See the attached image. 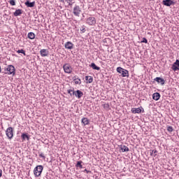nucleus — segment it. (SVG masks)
<instances>
[{"label": "nucleus", "instance_id": "nucleus-35", "mask_svg": "<svg viewBox=\"0 0 179 179\" xmlns=\"http://www.w3.org/2000/svg\"><path fill=\"white\" fill-rule=\"evenodd\" d=\"M39 157H42V159H45V156H44V154L43 152H41L40 155H39Z\"/></svg>", "mask_w": 179, "mask_h": 179}, {"label": "nucleus", "instance_id": "nucleus-25", "mask_svg": "<svg viewBox=\"0 0 179 179\" xmlns=\"http://www.w3.org/2000/svg\"><path fill=\"white\" fill-rule=\"evenodd\" d=\"M85 80H87V83H92L93 82V77L87 76H85Z\"/></svg>", "mask_w": 179, "mask_h": 179}, {"label": "nucleus", "instance_id": "nucleus-4", "mask_svg": "<svg viewBox=\"0 0 179 179\" xmlns=\"http://www.w3.org/2000/svg\"><path fill=\"white\" fill-rule=\"evenodd\" d=\"M6 135L8 139H12L13 138V127H8L6 130Z\"/></svg>", "mask_w": 179, "mask_h": 179}, {"label": "nucleus", "instance_id": "nucleus-6", "mask_svg": "<svg viewBox=\"0 0 179 179\" xmlns=\"http://www.w3.org/2000/svg\"><path fill=\"white\" fill-rule=\"evenodd\" d=\"M63 69L65 73H72V67L71 66V65H69V64H65L63 66Z\"/></svg>", "mask_w": 179, "mask_h": 179}, {"label": "nucleus", "instance_id": "nucleus-24", "mask_svg": "<svg viewBox=\"0 0 179 179\" xmlns=\"http://www.w3.org/2000/svg\"><path fill=\"white\" fill-rule=\"evenodd\" d=\"M120 149L122 150V152H129V148H128V147H127L126 145H120Z\"/></svg>", "mask_w": 179, "mask_h": 179}, {"label": "nucleus", "instance_id": "nucleus-38", "mask_svg": "<svg viewBox=\"0 0 179 179\" xmlns=\"http://www.w3.org/2000/svg\"><path fill=\"white\" fill-rule=\"evenodd\" d=\"M105 107H106V108H110V104L106 103V104L105 105Z\"/></svg>", "mask_w": 179, "mask_h": 179}, {"label": "nucleus", "instance_id": "nucleus-31", "mask_svg": "<svg viewBox=\"0 0 179 179\" xmlns=\"http://www.w3.org/2000/svg\"><path fill=\"white\" fill-rule=\"evenodd\" d=\"M80 83H82V81L80 80V78H78V80L75 81L76 85H80Z\"/></svg>", "mask_w": 179, "mask_h": 179}, {"label": "nucleus", "instance_id": "nucleus-29", "mask_svg": "<svg viewBox=\"0 0 179 179\" xmlns=\"http://www.w3.org/2000/svg\"><path fill=\"white\" fill-rule=\"evenodd\" d=\"M9 3L11 5V6H15V5H16V2L15 1V0H10Z\"/></svg>", "mask_w": 179, "mask_h": 179}, {"label": "nucleus", "instance_id": "nucleus-34", "mask_svg": "<svg viewBox=\"0 0 179 179\" xmlns=\"http://www.w3.org/2000/svg\"><path fill=\"white\" fill-rule=\"evenodd\" d=\"M139 108L141 110V114H142V113H145V109H143V107L141 106Z\"/></svg>", "mask_w": 179, "mask_h": 179}, {"label": "nucleus", "instance_id": "nucleus-19", "mask_svg": "<svg viewBox=\"0 0 179 179\" xmlns=\"http://www.w3.org/2000/svg\"><path fill=\"white\" fill-rule=\"evenodd\" d=\"M152 99L153 100H155L156 101H157V100H159L160 99V93L159 92H155L152 94Z\"/></svg>", "mask_w": 179, "mask_h": 179}, {"label": "nucleus", "instance_id": "nucleus-10", "mask_svg": "<svg viewBox=\"0 0 179 179\" xmlns=\"http://www.w3.org/2000/svg\"><path fill=\"white\" fill-rule=\"evenodd\" d=\"M171 69L172 71H174V72L179 71V59H176V62L173 64Z\"/></svg>", "mask_w": 179, "mask_h": 179}, {"label": "nucleus", "instance_id": "nucleus-9", "mask_svg": "<svg viewBox=\"0 0 179 179\" xmlns=\"http://www.w3.org/2000/svg\"><path fill=\"white\" fill-rule=\"evenodd\" d=\"M73 96H75L77 99H82L83 96V92L79 90L76 91H73Z\"/></svg>", "mask_w": 179, "mask_h": 179}, {"label": "nucleus", "instance_id": "nucleus-7", "mask_svg": "<svg viewBox=\"0 0 179 179\" xmlns=\"http://www.w3.org/2000/svg\"><path fill=\"white\" fill-rule=\"evenodd\" d=\"M176 3H177V2L173 1V0H164L162 1V5H164V6H171L176 5Z\"/></svg>", "mask_w": 179, "mask_h": 179}, {"label": "nucleus", "instance_id": "nucleus-22", "mask_svg": "<svg viewBox=\"0 0 179 179\" xmlns=\"http://www.w3.org/2000/svg\"><path fill=\"white\" fill-rule=\"evenodd\" d=\"M90 66V68H92V69H94V71H100V67L97 66L94 63H92Z\"/></svg>", "mask_w": 179, "mask_h": 179}, {"label": "nucleus", "instance_id": "nucleus-18", "mask_svg": "<svg viewBox=\"0 0 179 179\" xmlns=\"http://www.w3.org/2000/svg\"><path fill=\"white\" fill-rule=\"evenodd\" d=\"M23 13V10L22 9H17L13 13L14 16L17 17L20 16Z\"/></svg>", "mask_w": 179, "mask_h": 179}, {"label": "nucleus", "instance_id": "nucleus-30", "mask_svg": "<svg viewBox=\"0 0 179 179\" xmlns=\"http://www.w3.org/2000/svg\"><path fill=\"white\" fill-rule=\"evenodd\" d=\"M167 131H168L169 132H173V127L169 126V127H167Z\"/></svg>", "mask_w": 179, "mask_h": 179}, {"label": "nucleus", "instance_id": "nucleus-26", "mask_svg": "<svg viewBox=\"0 0 179 179\" xmlns=\"http://www.w3.org/2000/svg\"><path fill=\"white\" fill-rule=\"evenodd\" d=\"M82 163H83V162L78 161L77 164H76V167H79V169H83V166L82 165Z\"/></svg>", "mask_w": 179, "mask_h": 179}, {"label": "nucleus", "instance_id": "nucleus-5", "mask_svg": "<svg viewBox=\"0 0 179 179\" xmlns=\"http://www.w3.org/2000/svg\"><path fill=\"white\" fill-rule=\"evenodd\" d=\"M154 81L157 82L158 85H161V86H164V85H166V80L162 77H156L154 78Z\"/></svg>", "mask_w": 179, "mask_h": 179}, {"label": "nucleus", "instance_id": "nucleus-33", "mask_svg": "<svg viewBox=\"0 0 179 179\" xmlns=\"http://www.w3.org/2000/svg\"><path fill=\"white\" fill-rule=\"evenodd\" d=\"M81 33H85L86 31V28L85 27H82L80 29Z\"/></svg>", "mask_w": 179, "mask_h": 179}, {"label": "nucleus", "instance_id": "nucleus-28", "mask_svg": "<svg viewBox=\"0 0 179 179\" xmlns=\"http://www.w3.org/2000/svg\"><path fill=\"white\" fill-rule=\"evenodd\" d=\"M17 52L18 54H23V55H26V52L24 51V50H22V49L18 50L17 51Z\"/></svg>", "mask_w": 179, "mask_h": 179}, {"label": "nucleus", "instance_id": "nucleus-39", "mask_svg": "<svg viewBox=\"0 0 179 179\" xmlns=\"http://www.w3.org/2000/svg\"><path fill=\"white\" fill-rule=\"evenodd\" d=\"M2 177V169H0V178Z\"/></svg>", "mask_w": 179, "mask_h": 179}, {"label": "nucleus", "instance_id": "nucleus-1", "mask_svg": "<svg viewBox=\"0 0 179 179\" xmlns=\"http://www.w3.org/2000/svg\"><path fill=\"white\" fill-rule=\"evenodd\" d=\"M117 73H120L122 78H128L129 76V71L122 67H117L116 69Z\"/></svg>", "mask_w": 179, "mask_h": 179}, {"label": "nucleus", "instance_id": "nucleus-17", "mask_svg": "<svg viewBox=\"0 0 179 179\" xmlns=\"http://www.w3.org/2000/svg\"><path fill=\"white\" fill-rule=\"evenodd\" d=\"M131 111L132 114H141V108H132Z\"/></svg>", "mask_w": 179, "mask_h": 179}, {"label": "nucleus", "instance_id": "nucleus-13", "mask_svg": "<svg viewBox=\"0 0 179 179\" xmlns=\"http://www.w3.org/2000/svg\"><path fill=\"white\" fill-rule=\"evenodd\" d=\"M64 48L66 50H73V43L71 41H68L64 44Z\"/></svg>", "mask_w": 179, "mask_h": 179}, {"label": "nucleus", "instance_id": "nucleus-8", "mask_svg": "<svg viewBox=\"0 0 179 179\" xmlns=\"http://www.w3.org/2000/svg\"><path fill=\"white\" fill-rule=\"evenodd\" d=\"M86 23L90 26H94L96 24V18L94 17H90L87 19Z\"/></svg>", "mask_w": 179, "mask_h": 179}, {"label": "nucleus", "instance_id": "nucleus-14", "mask_svg": "<svg viewBox=\"0 0 179 179\" xmlns=\"http://www.w3.org/2000/svg\"><path fill=\"white\" fill-rule=\"evenodd\" d=\"M59 2L64 4L68 3L69 6H72L75 3L74 0H59Z\"/></svg>", "mask_w": 179, "mask_h": 179}, {"label": "nucleus", "instance_id": "nucleus-23", "mask_svg": "<svg viewBox=\"0 0 179 179\" xmlns=\"http://www.w3.org/2000/svg\"><path fill=\"white\" fill-rule=\"evenodd\" d=\"M150 156H152L153 157H156V156H157V150H150Z\"/></svg>", "mask_w": 179, "mask_h": 179}, {"label": "nucleus", "instance_id": "nucleus-32", "mask_svg": "<svg viewBox=\"0 0 179 179\" xmlns=\"http://www.w3.org/2000/svg\"><path fill=\"white\" fill-rule=\"evenodd\" d=\"M141 43H145V44H148V39H146V38H143Z\"/></svg>", "mask_w": 179, "mask_h": 179}, {"label": "nucleus", "instance_id": "nucleus-40", "mask_svg": "<svg viewBox=\"0 0 179 179\" xmlns=\"http://www.w3.org/2000/svg\"><path fill=\"white\" fill-rule=\"evenodd\" d=\"M1 66H0V73H1Z\"/></svg>", "mask_w": 179, "mask_h": 179}, {"label": "nucleus", "instance_id": "nucleus-2", "mask_svg": "<svg viewBox=\"0 0 179 179\" xmlns=\"http://www.w3.org/2000/svg\"><path fill=\"white\" fill-rule=\"evenodd\" d=\"M43 170H44V166H43V165L36 166L34 169V174L35 177H40L43 173Z\"/></svg>", "mask_w": 179, "mask_h": 179}, {"label": "nucleus", "instance_id": "nucleus-37", "mask_svg": "<svg viewBox=\"0 0 179 179\" xmlns=\"http://www.w3.org/2000/svg\"><path fill=\"white\" fill-rule=\"evenodd\" d=\"M78 79H79V78H78V76H74V77L73 78V80L74 82L77 81Z\"/></svg>", "mask_w": 179, "mask_h": 179}, {"label": "nucleus", "instance_id": "nucleus-12", "mask_svg": "<svg viewBox=\"0 0 179 179\" xmlns=\"http://www.w3.org/2000/svg\"><path fill=\"white\" fill-rule=\"evenodd\" d=\"M24 5L27 6V8H34V6H36V1L30 2L29 0H27Z\"/></svg>", "mask_w": 179, "mask_h": 179}, {"label": "nucleus", "instance_id": "nucleus-21", "mask_svg": "<svg viewBox=\"0 0 179 179\" xmlns=\"http://www.w3.org/2000/svg\"><path fill=\"white\" fill-rule=\"evenodd\" d=\"M27 37L29 40H34V38H36V34L33 32H29L28 33Z\"/></svg>", "mask_w": 179, "mask_h": 179}, {"label": "nucleus", "instance_id": "nucleus-15", "mask_svg": "<svg viewBox=\"0 0 179 179\" xmlns=\"http://www.w3.org/2000/svg\"><path fill=\"white\" fill-rule=\"evenodd\" d=\"M21 138L22 140V142H24V141H30V136L27 133H22L21 135Z\"/></svg>", "mask_w": 179, "mask_h": 179}, {"label": "nucleus", "instance_id": "nucleus-11", "mask_svg": "<svg viewBox=\"0 0 179 179\" xmlns=\"http://www.w3.org/2000/svg\"><path fill=\"white\" fill-rule=\"evenodd\" d=\"M80 12H81V10L79 6H76L73 8V13L75 16H79V15H80Z\"/></svg>", "mask_w": 179, "mask_h": 179}, {"label": "nucleus", "instance_id": "nucleus-3", "mask_svg": "<svg viewBox=\"0 0 179 179\" xmlns=\"http://www.w3.org/2000/svg\"><path fill=\"white\" fill-rule=\"evenodd\" d=\"M6 73H8V75H15V66L13 65H9L6 69H5Z\"/></svg>", "mask_w": 179, "mask_h": 179}, {"label": "nucleus", "instance_id": "nucleus-20", "mask_svg": "<svg viewBox=\"0 0 179 179\" xmlns=\"http://www.w3.org/2000/svg\"><path fill=\"white\" fill-rule=\"evenodd\" d=\"M82 124H83V125L86 126V125H89L90 121L89 120V119H87V117H83L81 120Z\"/></svg>", "mask_w": 179, "mask_h": 179}, {"label": "nucleus", "instance_id": "nucleus-16", "mask_svg": "<svg viewBox=\"0 0 179 179\" xmlns=\"http://www.w3.org/2000/svg\"><path fill=\"white\" fill-rule=\"evenodd\" d=\"M41 57H48V50L47 49H42L40 50Z\"/></svg>", "mask_w": 179, "mask_h": 179}, {"label": "nucleus", "instance_id": "nucleus-36", "mask_svg": "<svg viewBox=\"0 0 179 179\" xmlns=\"http://www.w3.org/2000/svg\"><path fill=\"white\" fill-rule=\"evenodd\" d=\"M83 173H87V174H89V173H92V171H87V169H85L83 171Z\"/></svg>", "mask_w": 179, "mask_h": 179}, {"label": "nucleus", "instance_id": "nucleus-27", "mask_svg": "<svg viewBox=\"0 0 179 179\" xmlns=\"http://www.w3.org/2000/svg\"><path fill=\"white\" fill-rule=\"evenodd\" d=\"M73 92H75V89L72 88L71 90H67V93L70 94L71 96H73Z\"/></svg>", "mask_w": 179, "mask_h": 179}]
</instances>
